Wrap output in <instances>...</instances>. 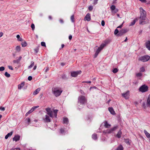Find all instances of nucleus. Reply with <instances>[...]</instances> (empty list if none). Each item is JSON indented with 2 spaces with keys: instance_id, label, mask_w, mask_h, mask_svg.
Returning <instances> with one entry per match:
<instances>
[{
  "instance_id": "obj_11",
  "label": "nucleus",
  "mask_w": 150,
  "mask_h": 150,
  "mask_svg": "<svg viewBox=\"0 0 150 150\" xmlns=\"http://www.w3.org/2000/svg\"><path fill=\"white\" fill-rule=\"evenodd\" d=\"M122 95L125 99H128L129 96V91H127L125 93H122Z\"/></svg>"
},
{
  "instance_id": "obj_24",
  "label": "nucleus",
  "mask_w": 150,
  "mask_h": 150,
  "mask_svg": "<svg viewBox=\"0 0 150 150\" xmlns=\"http://www.w3.org/2000/svg\"><path fill=\"white\" fill-rule=\"evenodd\" d=\"M24 82H22L21 84H20L18 86V89H21L24 86Z\"/></svg>"
},
{
  "instance_id": "obj_8",
  "label": "nucleus",
  "mask_w": 150,
  "mask_h": 150,
  "mask_svg": "<svg viewBox=\"0 0 150 150\" xmlns=\"http://www.w3.org/2000/svg\"><path fill=\"white\" fill-rule=\"evenodd\" d=\"M129 31L127 29H122L119 31V33L117 35V36H121L124 34L127 33Z\"/></svg>"
},
{
  "instance_id": "obj_42",
  "label": "nucleus",
  "mask_w": 150,
  "mask_h": 150,
  "mask_svg": "<svg viewBox=\"0 0 150 150\" xmlns=\"http://www.w3.org/2000/svg\"><path fill=\"white\" fill-rule=\"evenodd\" d=\"M65 132V131L64 129L62 128L60 129V132L61 134H63Z\"/></svg>"
},
{
  "instance_id": "obj_33",
  "label": "nucleus",
  "mask_w": 150,
  "mask_h": 150,
  "mask_svg": "<svg viewBox=\"0 0 150 150\" xmlns=\"http://www.w3.org/2000/svg\"><path fill=\"white\" fill-rule=\"evenodd\" d=\"M31 64L30 65L28 66V68L29 69H30L34 65V62L33 61H31Z\"/></svg>"
},
{
  "instance_id": "obj_45",
  "label": "nucleus",
  "mask_w": 150,
  "mask_h": 150,
  "mask_svg": "<svg viewBox=\"0 0 150 150\" xmlns=\"http://www.w3.org/2000/svg\"><path fill=\"white\" fill-rule=\"evenodd\" d=\"M41 46H44V47L46 46L45 43V42H41Z\"/></svg>"
},
{
  "instance_id": "obj_15",
  "label": "nucleus",
  "mask_w": 150,
  "mask_h": 150,
  "mask_svg": "<svg viewBox=\"0 0 150 150\" xmlns=\"http://www.w3.org/2000/svg\"><path fill=\"white\" fill-rule=\"evenodd\" d=\"M146 19H140L139 21V23L140 25H143L148 22V21H146Z\"/></svg>"
},
{
  "instance_id": "obj_51",
  "label": "nucleus",
  "mask_w": 150,
  "mask_h": 150,
  "mask_svg": "<svg viewBox=\"0 0 150 150\" xmlns=\"http://www.w3.org/2000/svg\"><path fill=\"white\" fill-rule=\"evenodd\" d=\"M34 50L36 53H37L38 52L39 49L38 48H35Z\"/></svg>"
},
{
  "instance_id": "obj_10",
  "label": "nucleus",
  "mask_w": 150,
  "mask_h": 150,
  "mask_svg": "<svg viewBox=\"0 0 150 150\" xmlns=\"http://www.w3.org/2000/svg\"><path fill=\"white\" fill-rule=\"evenodd\" d=\"M118 128V126H114L111 129H108L106 131V132L107 133H110L112 132L115 131L116 129H117Z\"/></svg>"
},
{
  "instance_id": "obj_58",
  "label": "nucleus",
  "mask_w": 150,
  "mask_h": 150,
  "mask_svg": "<svg viewBox=\"0 0 150 150\" xmlns=\"http://www.w3.org/2000/svg\"><path fill=\"white\" fill-rule=\"evenodd\" d=\"M97 139V135L94 134V140H96Z\"/></svg>"
},
{
  "instance_id": "obj_55",
  "label": "nucleus",
  "mask_w": 150,
  "mask_h": 150,
  "mask_svg": "<svg viewBox=\"0 0 150 150\" xmlns=\"http://www.w3.org/2000/svg\"><path fill=\"white\" fill-rule=\"evenodd\" d=\"M87 107L89 108H93V107L91 106V105L89 104H88Z\"/></svg>"
},
{
  "instance_id": "obj_40",
  "label": "nucleus",
  "mask_w": 150,
  "mask_h": 150,
  "mask_svg": "<svg viewBox=\"0 0 150 150\" xmlns=\"http://www.w3.org/2000/svg\"><path fill=\"white\" fill-rule=\"evenodd\" d=\"M119 30H118V29H115L114 31V34L115 35L118 34V33H119Z\"/></svg>"
},
{
  "instance_id": "obj_18",
  "label": "nucleus",
  "mask_w": 150,
  "mask_h": 150,
  "mask_svg": "<svg viewBox=\"0 0 150 150\" xmlns=\"http://www.w3.org/2000/svg\"><path fill=\"white\" fill-rule=\"evenodd\" d=\"M108 110L110 112V113L113 115L115 114V112L114 111L113 108L112 107H109L108 108Z\"/></svg>"
},
{
  "instance_id": "obj_12",
  "label": "nucleus",
  "mask_w": 150,
  "mask_h": 150,
  "mask_svg": "<svg viewBox=\"0 0 150 150\" xmlns=\"http://www.w3.org/2000/svg\"><path fill=\"white\" fill-rule=\"evenodd\" d=\"M20 136L18 134H16L15 135L14 137L13 138V141H15L16 142L20 140Z\"/></svg>"
},
{
  "instance_id": "obj_21",
  "label": "nucleus",
  "mask_w": 150,
  "mask_h": 150,
  "mask_svg": "<svg viewBox=\"0 0 150 150\" xmlns=\"http://www.w3.org/2000/svg\"><path fill=\"white\" fill-rule=\"evenodd\" d=\"M147 106L150 107V94L149 95L146 102Z\"/></svg>"
},
{
  "instance_id": "obj_46",
  "label": "nucleus",
  "mask_w": 150,
  "mask_h": 150,
  "mask_svg": "<svg viewBox=\"0 0 150 150\" xmlns=\"http://www.w3.org/2000/svg\"><path fill=\"white\" fill-rule=\"evenodd\" d=\"M5 69V68L4 67H0V71H2L4 70Z\"/></svg>"
},
{
  "instance_id": "obj_22",
  "label": "nucleus",
  "mask_w": 150,
  "mask_h": 150,
  "mask_svg": "<svg viewBox=\"0 0 150 150\" xmlns=\"http://www.w3.org/2000/svg\"><path fill=\"white\" fill-rule=\"evenodd\" d=\"M13 133V131H11L10 132L7 134L5 136V139H7L8 137L11 136Z\"/></svg>"
},
{
  "instance_id": "obj_52",
  "label": "nucleus",
  "mask_w": 150,
  "mask_h": 150,
  "mask_svg": "<svg viewBox=\"0 0 150 150\" xmlns=\"http://www.w3.org/2000/svg\"><path fill=\"white\" fill-rule=\"evenodd\" d=\"M32 79V77L31 76H29L28 77V79L29 81H31Z\"/></svg>"
},
{
  "instance_id": "obj_14",
  "label": "nucleus",
  "mask_w": 150,
  "mask_h": 150,
  "mask_svg": "<svg viewBox=\"0 0 150 150\" xmlns=\"http://www.w3.org/2000/svg\"><path fill=\"white\" fill-rule=\"evenodd\" d=\"M145 46L146 48L150 51V40H148L145 42Z\"/></svg>"
},
{
  "instance_id": "obj_13",
  "label": "nucleus",
  "mask_w": 150,
  "mask_h": 150,
  "mask_svg": "<svg viewBox=\"0 0 150 150\" xmlns=\"http://www.w3.org/2000/svg\"><path fill=\"white\" fill-rule=\"evenodd\" d=\"M45 122H51V120L48 115H46L45 118L44 119Z\"/></svg>"
},
{
  "instance_id": "obj_31",
  "label": "nucleus",
  "mask_w": 150,
  "mask_h": 150,
  "mask_svg": "<svg viewBox=\"0 0 150 150\" xmlns=\"http://www.w3.org/2000/svg\"><path fill=\"white\" fill-rule=\"evenodd\" d=\"M21 44L23 47H25L27 45V44L26 42L24 41V42H22Z\"/></svg>"
},
{
  "instance_id": "obj_43",
  "label": "nucleus",
  "mask_w": 150,
  "mask_h": 150,
  "mask_svg": "<svg viewBox=\"0 0 150 150\" xmlns=\"http://www.w3.org/2000/svg\"><path fill=\"white\" fill-rule=\"evenodd\" d=\"M31 27L32 29V30H34L35 28V25L33 23H32L31 25Z\"/></svg>"
},
{
  "instance_id": "obj_38",
  "label": "nucleus",
  "mask_w": 150,
  "mask_h": 150,
  "mask_svg": "<svg viewBox=\"0 0 150 150\" xmlns=\"http://www.w3.org/2000/svg\"><path fill=\"white\" fill-rule=\"evenodd\" d=\"M142 75V74L141 73H138L136 74V76L137 77H141Z\"/></svg>"
},
{
  "instance_id": "obj_37",
  "label": "nucleus",
  "mask_w": 150,
  "mask_h": 150,
  "mask_svg": "<svg viewBox=\"0 0 150 150\" xmlns=\"http://www.w3.org/2000/svg\"><path fill=\"white\" fill-rule=\"evenodd\" d=\"M118 70L117 68H115L112 70V72L114 73H116L117 72Z\"/></svg>"
},
{
  "instance_id": "obj_50",
  "label": "nucleus",
  "mask_w": 150,
  "mask_h": 150,
  "mask_svg": "<svg viewBox=\"0 0 150 150\" xmlns=\"http://www.w3.org/2000/svg\"><path fill=\"white\" fill-rule=\"evenodd\" d=\"M11 150H21L20 149L18 148H12Z\"/></svg>"
},
{
  "instance_id": "obj_59",
  "label": "nucleus",
  "mask_w": 150,
  "mask_h": 150,
  "mask_svg": "<svg viewBox=\"0 0 150 150\" xmlns=\"http://www.w3.org/2000/svg\"><path fill=\"white\" fill-rule=\"evenodd\" d=\"M72 38V36L71 35H69V40H71Z\"/></svg>"
},
{
  "instance_id": "obj_41",
  "label": "nucleus",
  "mask_w": 150,
  "mask_h": 150,
  "mask_svg": "<svg viewBox=\"0 0 150 150\" xmlns=\"http://www.w3.org/2000/svg\"><path fill=\"white\" fill-rule=\"evenodd\" d=\"M145 70L144 67H142L140 69V71L141 72H144V71Z\"/></svg>"
},
{
  "instance_id": "obj_2",
  "label": "nucleus",
  "mask_w": 150,
  "mask_h": 150,
  "mask_svg": "<svg viewBox=\"0 0 150 150\" xmlns=\"http://www.w3.org/2000/svg\"><path fill=\"white\" fill-rule=\"evenodd\" d=\"M62 91V90L58 89L57 88H55L53 91V93L56 97H57L61 94Z\"/></svg>"
},
{
  "instance_id": "obj_47",
  "label": "nucleus",
  "mask_w": 150,
  "mask_h": 150,
  "mask_svg": "<svg viewBox=\"0 0 150 150\" xmlns=\"http://www.w3.org/2000/svg\"><path fill=\"white\" fill-rule=\"evenodd\" d=\"M26 121L27 122H28V123L30 122V118H27L26 119Z\"/></svg>"
},
{
  "instance_id": "obj_25",
  "label": "nucleus",
  "mask_w": 150,
  "mask_h": 150,
  "mask_svg": "<svg viewBox=\"0 0 150 150\" xmlns=\"http://www.w3.org/2000/svg\"><path fill=\"white\" fill-rule=\"evenodd\" d=\"M104 126L106 128H108L110 127L111 125L108 124L107 121H105V122Z\"/></svg>"
},
{
  "instance_id": "obj_49",
  "label": "nucleus",
  "mask_w": 150,
  "mask_h": 150,
  "mask_svg": "<svg viewBox=\"0 0 150 150\" xmlns=\"http://www.w3.org/2000/svg\"><path fill=\"white\" fill-rule=\"evenodd\" d=\"M125 142L127 144H129V139H125Z\"/></svg>"
},
{
  "instance_id": "obj_54",
  "label": "nucleus",
  "mask_w": 150,
  "mask_h": 150,
  "mask_svg": "<svg viewBox=\"0 0 150 150\" xmlns=\"http://www.w3.org/2000/svg\"><path fill=\"white\" fill-rule=\"evenodd\" d=\"M8 68L12 70H13V67L11 66H8Z\"/></svg>"
},
{
  "instance_id": "obj_20",
  "label": "nucleus",
  "mask_w": 150,
  "mask_h": 150,
  "mask_svg": "<svg viewBox=\"0 0 150 150\" xmlns=\"http://www.w3.org/2000/svg\"><path fill=\"white\" fill-rule=\"evenodd\" d=\"M40 90V88H38L36 89L33 92V94L34 95H35L37 94L39 92Z\"/></svg>"
},
{
  "instance_id": "obj_64",
  "label": "nucleus",
  "mask_w": 150,
  "mask_h": 150,
  "mask_svg": "<svg viewBox=\"0 0 150 150\" xmlns=\"http://www.w3.org/2000/svg\"><path fill=\"white\" fill-rule=\"evenodd\" d=\"M122 24L123 23H122L121 25L118 26L117 28H121L122 26Z\"/></svg>"
},
{
  "instance_id": "obj_48",
  "label": "nucleus",
  "mask_w": 150,
  "mask_h": 150,
  "mask_svg": "<svg viewBox=\"0 0 150 150\" xmlns=\"http://www.w3.org/2000/svg\"><path fill=\"white\" fill-rule=\"evenodd\" d=\"M101 25L103 26L105 25V22L103 20H102L101 21Z\"/></svg>"
},
{
  "instance_id": "obj_26",
  "label": "nucleus",
  "mask_w": 150,
  "mask_h": 150,
  "mask_svg": "<svg viewBox=\"0 0 150 150\" xmlns=\"http://www.w3.org/2000/svg\"><path fill=\"white\" fill-rule=\"evenodd\" d=\"M16 38L17 39V40L18 41H22L23 40V39L21 38L20 37V36L19 35H16Z\"/></svg>"
},
{
  "instance_id": "obj_57",
  "label": "nucleus",
  "mask_w": 150,
  "mask_h": 150,
  "mask_svg": "<svg viewBox=\"0 0 150 150\" xmlns=\"http://www.w3.org/2000/svg\"><path fill=\"white\" fill-rule=\"evenodd\" d=\"M58 110H54L53 112L54 114H57Z\"/></svg>"
},
{
  "instance_id": "obj_56",
  "label": "nucleus",
  "mask_w": 150,
  "mask_h": 150,
  "mask_svg": "<svg viewBox=\"0 0 150 150\" xmlns=\"http://www.w3.org/2000/svg\"><path fill=\"white\" fill-rule=\"evenodd\" d=\"M82 83H91V81H83Z\"/></svg>"
},
{
  "instance_id": "obj_16",
  "label": "nucleus",
  "mask_w": 150,
  "mask_h": 150,
  "mask_svg": "<svg viewBox=\"0 0 150 150\" xmlns=\"http://www.w3.org/2000/svg\"><path fill=\"white\" fill-rule=\"evenodd\" d=\"M22 58V57L21 56H19L18 59L16 60H14L13 61V63H16L17 64L19 63L20 62V60H21Z\"/></svg>"
},
{
  "instance_id": "obj_3",
  "label": "nucleus",
  "mask_w": 150,
  "mask_h": 150,
  "mask_svg": "<svg viewBox=\"0 0 150 150\" xmlns=\"http://www.w3.org/2000/svg\"><path fill=\"white\" fill-rule=\"evenodd\" d=\"M86 100L85 96H81L79 97L78 103L82 104H84L86 103Z\"/></svg>"
},
{
  "instance_id": "obj_29",
  "label": "nucleus",
  "mask_w": 150,
  "mask_h": 150,
  "mask_svg": "<svg viewBox=\"0 0 150 150\" xmlns=\"http://www.w3.org/2000/svg\"><path fill=\"white\" fill-rule=\"evenodd\" d=\"M84 19H91V15L90 13H87L85 16Z\"/></svg>"
},
{
  "instance_id": "obj_63",
  "label": "nucleus",
  "mask_w": 150,
  "mask_h": 150,
  "mask_svg": "<svg viewBox=\"0 0 150 150\" xmlns=\"http://www.w3.org/2000/svg\"><path fill=\"white\" fill-rule=\"evenodd\" d=\"M98 0H94V5L96 4L97 3V2Z\"/></svg>"
},
{
  "instance_id": "obj_5",
  "label": "nucleus",
  "mask_w": 150,
  "mask_h": 150,
  "mask_svg": "<svg viewBox=\"0 0 150 150\" xmlns=\"http://www.w3.org/2000/svg\"><path fill=\"white\" fill-rule=\"evenodd\" d=\"M148 89V88L147 86L144 85L140 87L139 90L140 91L144 93L147 91Z\"/></svg>"
},
{
  "instance_id": "obj_34",
  "label": "nucleus",
  "mask_w": 150,
  "mask_h": 150,
  "mask_svg": "<svg viewBox=\"0 0 150 150\" xmlns=\"http://www.w3.org/2000/svg\"><path fill=\"white\" fill-rule=\"evenodd\" d=\"M118 11V9L117 8H115V10L112 11L111 12L112 13L114 14L117 13Z\"/></svg>"
},
{
  "instance_id": "obj_27",
  "label": "nucleus",
  "mask_w": 150,
  "mask_h": 150,
  "mask_svg": "<svg viewBox=\"0 0 150 150\" xmlns=\"http://www.w3.org/2000/svg\"><path fill=\"white\" fill-rule=\"evenodd\" d=\"M138 19H134V20L132 22H131L129 25V26H132L133 25H134L136 21Z\"/></svg>"
},
{
  "instance_id": "obj_62",
  "label": "nucleus",
  "mask_w": 150,
  "mask_h": 150,
  "mask_svg": "<svg viewBox=\"0 0 150 150\" xmlns=\"http://www.w3.org/2000/svg\"><path fill=\"white\" fill-rule=\"evenodd\" d=\"M140 1L143 3H146V0H139Z\"/></svg>"
},
{
  "instance_id": "obj_36",
  "label": "nucleus",
  "mask_w": 150,
  "mask_h": 150,
  "mask_svg": "<svg viewBox=\"0 0 150 150\" xmlns=\"http://www.w3.org/2000/svg\"><path fill=\"white\" fill-rule=\"evenodd\" d=\"M110 8L111 9V11H112L114 10L115 8H116V7L115 6L112 5L110 7Z\"/></svg>"
},
{
  "instance_id": "obj_17",
  "label": "nucleus",
  "mask_w": 150,
  "mask_h": 150,
  "mask_svg": "<svg viewBox=\"0 0 150 150\" xmlns=\"http://www.w3.org/2000/svg\"><path fill=\"white\" fill-rule=\"evenodd\" d=\"M122 132L121 131V130L120 129L119 131L117 133L115 137H117V138L119 139L121 137V135L122 134Z\"/></svg>"
},
{
  "instance_id": "obj_61",
  "label": "nucleus",
  "mask_w": 150,
  "mask_h": 150,
  "mask_svg": "<svg viewBox=\"0 0 150 150\" xmlns=\"http://www.w3.org/2000/svg\"><path fill=\"white\" fill-rule=\"evenodd\" d=\"M33 112V111H32V110L31 109H30V110H29L28 112V113H29V114L31 113V112Z\"/></svg>"
},
{
  "instance_id": "obj_60",
  "label": "nucleus",
  "mask_w": 150,
  "mask_h": 150,
  "mask_svg": "<svg viewBox=\"0 0 150 150\" xmlns=\"http://www.w3.org/2000/svg\"><path fill=\"white\" fill-rule=\"evenodd\" d=\"M49 70V68L48 67H46V69L45 70V72H46L47 71H48V70Z\"/></svg>"
},
{
  "instance_id": "obj_44",
  "label": "nucleus",
  "mask_w": 150,
  "mask_h": 150,
  "mask_svg": "<svg viewBox=\"0 0 150 150\" xmlns=\"http://www.w3.org/2000/svg\"><path fill=\"white\" fill-rule=\"evenodd\" d=\"M93 9V6H90L88 7V9L90 11H92Z\"/></svg>"
},
{
  "instance_id": "obj_28",
  "label": "nucleus",
  "mask_w": 150,
  "mask_h": 150,
  "mask_svg": "<svg viewBox=\"0 0 150 150\" xmlns=\"http://www.w3.org/2000/svg\"><path fill=\"white\" fill-rule=\"evenodd\" d=\"M116 150H123V148L122 145H120Z\"/></svg>"
},
{
  "instance_id": "obj_35",
  "label": "nucleus",
  "mask_w": 150,
  "mask_h": 150,
  "mask_svg": "<svg viewBox=\"0 0 150 150\" xmlns=\"http://www.w3.org/2000/svg\"><path fill=\"white\" fill-rule=\"evenodd\" d=\"M5 76L7 77H9L10 76V74H8L7 72H6L4 74Z\"/></svg>"
},
{
  "instance_id": "obj_39",
  "label": "nucleus",
  "mask_w": 150,
  "mask_h": 150,
  "mask_svg": "<svg viewBox=\"0 0 150 150\" xmlns=\"http://www.w3.org/2000/svg\"><path fill=\"white\" fill-rule=\"evenodd\" d=\"M39 107V106H35L33 107L31 109L32 111L33 112L36 108Z\"/></svg>"
},
{
  "instance_id": "obj_23",
  "label": "nucleus",
  "mask_w": 150,
  "mask_h": 150,
  "mask_svg": "<svg viewBox=\"0 0 150 150\" xmlns=\"http://www.w3.org/2000/svg\"><path fill=\"white\" fill-rule=\"evenodd\" d=\"M144 132L146 137L148 138L150 137V134L148 133L146 130H144Z\"/></svg>"
},
{
  "instance_id": "obj_30",
  "label": "nucleus",
  "mask_w": 150,
  "mask_h": 150,
  "mask_svg": "<svg viewBox=\"0 0 150 150\" xmlns=\"http://www.w3.org/2000/svg\"><path fill=\"white\" fill-rule=\"evenodd\" d=\"M62 78L64 80H67L68 79V78L65 74H63L61 76Z\"/></svg>"
},
{
  "instance_id": "obj_7",
  "label": "nucleus",
  "mask_w": 150,
  "mask_h": 150,
  "mask_svg": "<svg viewBox=\"0 0 150 150\" xmlns=\"http://www.w3.org/2000/svg\"><path fill=\"white\" fill-rule=\"evenodd\" d=\"M81 73V70L72 71L71 73V75L72 77H75L77 76L78 75L80 74Z\"/></svg>"
},
{
  "instance_id": "obj_32",
  "label": "nucleus",
  "mask_w": 150,
  "mask_h": 150,
  "mask_svg": "<svg viewBox=\"0 0 150 150\" xmlns=\"http://www.w3.org/2000/svg\"><path fill=\"white\" fill-rule=\"evenodd\" d=\"M21 48L20 46H17L16 48V50L17 52H19L21 51Z\"/></svg>"
},
{
  "instance_id": "obj_53",
  "label": "nucleus",
  "mask_w": 150,
  "mask_h": 150,
  "mask_svg": "<svg viewBox=\"0 0 150 150\" xmlns=\"http://www.w3.org/2000/svg\"><path fill=\"white\" fill-rule=\"evenodd\" d=\"M0 110L2 111H4L5 110V108L4 107H0Z\"/></svg>"
},
{
  "instance_id": "obj_19",
  "label": "nucleus",
  "mask_w": 150,
  "mask_h": 150,
  "mask_svg": "<svg viewBox=\"0 0 150 150\" xmlns=\"http://www.w3.org/2000/svg\"><path fill=\"white\" fill-rule=\"evenodd\" d=\"M63 123L65 124H68L69 122L68 119L67 118H63Z\"/></svg>"
},
{
  "instance_id": "obj_4",
  "label": "nucleus",
  "mask_w": 150,
  "mask_h": 150,
  "mask_svg": "<svg viewBox=\"0 0 150 150\" xmlns=\"http://www.w3.org/2000/svg\"><path fill=\"white\" fill-rule=\"evenodd\" d=\"M105 44H102L98 48V49L96 51V52L94 54V58H96L98 54L101 51V50L103 49V48L105 47Z\"/></svg>"
},
{
  "instance_id": "obj_9",
  "label": "nucleus",
  "mask_w": 150,
  "mask_h": 150,
  "mask_svg": "<svg viewBox=\"0 0 150 150\" xmlns=\"http://www.w3.org/2000/svg\"><path fill=\"white\" fill-rule=\"evenodd\" d=\"M46 110L47 112V115H49L50 117L52 118L54 117L52 111L50 108H46Z\"/></svg>"
},
{
  "instance_id": "obj_1",
  "label": "nucleus",
  "mask_w": 150,
  "mask_h": 150,
  "mask_svg": "<svg viewBox=\"0 0 150 150\" xmlns=\"http://www.w3.org/2000/svg\"><path fill=\"white\" fill-rule=\"evenodd\" d=\"M140 19H145L146 17V12L142 7L139 8Z\"/></svg>"
},
{
  "instance_id": "obj_6",
  "label": "nucleus",
  "mask_w": 150,
  "mask_h": 150,
  "mask_svg": "<svg viewBox=\"0 0 150 150\" xmlns=\"http://www.w3.org/2000/svg\"><path fill=\"white\" fill-rule=\"evenodd\" d=\"M150 56L148 55H145L140 57L139 60L143 62L148 61L150 59Z\"/></svg>"
}]
</instances>
